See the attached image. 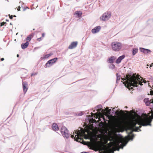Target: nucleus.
<instances>
[{
	"label": "nucleus",
	"instance_id": "obj_10",
	"mask_svg": "<svg viewBox=\"0 0 153 153\" xmlns=\"http://www.w3.org/2000/svg\"><path fill=\"white\" fill-rule=\"evenodd\" d=\"M27 84L26 82H22V86L23 91L25 93H26L28 89V88H27Z\"/></svg>",
	"mask_w": 153,
	"mask_h": 153
},
{
	"label": "nucleus",
	"instance_id": "obj_4",
	"mask_svg": "<svg viewBox=\"0 0 153 153\" xmlns=\"http://www.w3.org/2000/svg\"><path fill=\"white\" fill-rule=\"evenodd\" d=\"M60 131L64 137L68 138L70 136V133L65 127L64 126H62L60 130Z\"/></svg>",
	"mask_w": 153,
	"mask_h": 153
},
{
	"label": "nucleus",
	"instance_id": "obj_27",
	"mask_svg": "<svg viewBox=\"0 0 153 153\" xmlns=\"http://www.w3.org/2000/svg\"><path fill=\"white\" fill-rule=\"evenodd\" d=\"M42 39H43V38L42 37H40L39 38H38L37 39V40L39 41H40L41 40H42Z\"/></svg>",
	"mask_w": 153,
	"mask_h": 153
},
{
	"label": "nucleus",
	"instance_id": "obj_1",
	"mask_svg": "<svg viewBox=\"0 0 153 153\" xmlns=\"http://www.w3.org/2000/svg\"><path fill=\"white\" fill-rule=\"evenodd\" d=\"M144 102L147 106H149L151 113H149V115L146 114L143 117H131L129 119V122L130 125V128L132 131L131 136H129V140H132L134 135L132 134L133 131H138V130L141 131L140 128L142 126H151V123L153 119V101L151 102L148 98L144 100Z\"/></svg>",
	"mask_w": 153,
	"mask_h": 153
},
{
	"label": "nucleus",
	"instance_id": "obj_21",
	"mask_svg": "<svg viewBox=\"0 0 153 153\" xmlns=\"http://www.w3.org/2000/svg\"><path fill=\"white\" fill-rule=\"evenodd\" d=\"M57 59V57H55L52 59L50 60V61H51L53 64L54 63L56 62Z\"/></svg>",
	"mask_w": 153,
	"mask_h": 153
},
{
	"label": "nucleus",
	"instance_id": "obj_46",
	"mask_svg": "<svg viewBox=\"0 0 153 153\" xmlns=\"http://www.w3.org/2000/svg\"><path fill=\"white\" fill-rule=\"evenodd\" d=\"M103 120H105L104 119V118H103Z\"/></svg>",
	"mask_w": 153,
	"mask_h": 153
},
{
	"label": "nucleus",
	"instance_id": "obj_8",
	"mask_svg": "<svg viewBox=\"0 0 153 153\" xmlns=\"http://www.w3.org/2000/svg\"><path fill=\"white\" fill-rule=\"evenodd\" d=\"M101 29L100 26H97L95 27L91 30V32L93 34H95L98 33Z\"/></svg>",
	"mask_w": 153,
	"mask_h": 153
},
{
	"label": "nucleus",
	"instance_id": "obj_26",
	"mask_svg": "<svg viewBox=\"0 0 153 153\" xmlns=\"http://www.w3.org/2000/svg\"><path fill=\"white\" fill-rule=\"evenodd\" d=\"M6 23L5 22H1L0 24V26L1 27V26H3L4 25L6 24Z\"/></svg>",
	"mask_w": 153,
	"mask_h": 153
},
{
	"label": "nucleus",
	"instance_id": "obj_40",
	"mask_svg": "<svg viewBox=\"0 0 153 153\" xmlns=\"http://www.w3.org/2000/svg\"><path fill=\"white\" fill-rule=\"evenodd\" d=\"M10 25H12V23H10Z\"/></svg>",
	"mask_w": 153,
	"mask_h": 153
},
{
	"label": "nucleus",
	"instance_id": "obj_28",
	"mask_svg": "<svg viewBox=\"0 0 153 153\" xmlns=\"http://www.w3.org/2000/svg\"><path fill=\"white\" fill-rule=\"evenodd\" d=\"M108 113L109 114H110L112 112V111H111V109H108Z\"/></svg>",
	"mask_w": 153,
	"mask_h": 153
},
{
	"label": "nucleus",
	"instance_id": "obj_7",
	"mask_svg": "<svg viewBox=\"0 0 153 153\" xmlns=\"http://www.w3.org/2000/svg\"><path fill=\"white\" fill-rule=\"evenodd\" d=\"M111 13L110 12H106L104 13L100 18V19L105 21L111 17Z\"/></svg>",
	"mask_w": 153,
	"mask_h": 153
},
{
	"label": "nucleus",
	"instance_id": "obj_38",
	"mask_svg": "<svg viewBox=\"0 0 153 153\" xmlns=\"http://www.w3.org/2000/svg\"><path fill=\"white\" fill-rule=\"evenodd\" d=\"M118 135H119V136H121V134H118Z\"/></svg>",
	"mask_w": 153,
	"mask_h": 153
},
{
	"label": "nucleus",
	"instance_id": "obj_45",
	"mask_svg": "<svg viewBox=\"0 0 153 153\" xmlns=\"http://www.w3.org/2000/svg\"><path fill=\"white\" fill-rule=\"evenodd\" d=\"M33 30H35V29H33Z\"/></svg>",
	"mask_w": 153,
	"mask_h": 153
},
{
	"label": "nucleus",
	"instance_id": "obj_16",
	"mask_svg": "<svg viewBox=\"0 0 153 153\" xmlns=\"http://www.w3.org/2000/svg\"><path fill=\"white\" fill-rule=\"evenodd\" d=\"M75 13L78 17H82V12L80 11H76L75 12Z\"/></svg>",
	"mask_w": 153,
	"mask_h": 153
},
{
	"label": "nucleus",
	"instance_id": "obj_25",
	"mask_svg": "<svg viewBox=\"0 0 153 153\" xmlns=\"http://www.w3.org/2000/svg\"><path fill=\"white\" fill-rule=\"evenodd\" d=\"M51 54L50 53V54H46V55H45V58H48V57H49L50 56H51Z\"/></svg>",
	"mask_w": 153,
	"mask_h": 153
},
{
	"label": "nucleus",
	"instance_id": "obj_34",
	"mask_svg": "<svg viewBox=\"0 0 153 153\" xmlns=\"http://www.w3.org/2000/svg\"><path fill=\"white\" fill-rule=\"evenodd\" d=\"M81 153H89L88 152H81Z\"/></svg>",
	"mask_w": 153,
	"mask_h": 153
},
{
	"label": "nucleus",
	"instance_id": "obj_29",
	"mask_svg": "<svg viewBox=\"0 0 153 153\" xmlns=\"http://www.w3.org/2000/svg\"><path fill=\"white\" fill-rule=\"evenodd\" d=\"M37 73H32L31 74V76H33L36 75H37Z\"/></svg>",
	"mask_w": 153,
	"mask_h": 153
},
{
	"label": "nucleus",
	"instance_id": "obj_20",
	"mask_svg": "<svg viewBox=\"0 0 153 153\" xmlns=\"http://www.w3.org/2000/svg\"><path fill=\"white\" fill-rule=\"evenodd\" d=\"M117 79L116 81V83H118L120 79V76L118 75V74H116Z\"/></svg>",
	"mask_w": 153,
	"mask_h": 153
},
{
	"label": "nucleus",
	"instance_id": "obj_42",
	"mask_svg": "<svg viewBox=\"0 0 153 153\" xmlns=\"http://www.w3.org/2000/svg\"><path fill=\"white\" fill-rule=\"evenodd\" d=\"M112 153H114V151L112 152Z\"/></svg>",
	"mask_w": 153,
	"mask_h": 153
},
{
	"label": "nucleus",
	"instance_id": "obj_23",
	"mask_svg": "<svg viewBox=\"0 0 153 153\" xmlns=\"http://www.w3.org/2000/svg\"><path fill=\"white\" fill-rule=\"evenodd\" d=\"M115 66L113 64H111L109 66V68L111 69H113L114 68Z\"/></svg>",
	"mask_w": 153,
	"mask_h": 153
},
{
	"label": "nucleus",
	"instance_id": "obj_11",
	"mask_svg": "<svg viewBox=\"0 0 153 153\" xmlns=\"http://www.w3.org/2000/svg\"><path fill=\"white\" fill-rule=\"evenodd\" d=\"M125 57V56L124 55L119 56L117 59L116 61V63L117 64H119L120 63L121 60L123 59Z\"/></svg>",
	"mask_w": 153,
	"mask_h": 153
},
{
	"label": "nucleus",
	"instance_id": "obj_12",
	"mask_svg": "<svg viewBox=\"0 0 153 153\" xmlns=\"http://www.w3.org/2000/svg\"><path fill=\"white\" fill-rule=\"evenodd\" d=\"M52 129L54 131H58L59 129V128L56 123H53L52 125Z\"/></svg>",
	"mask_w": 153,
	"mask_h": 153
},
{
	"label": "nucleus",
	"instance_id": "obj_15",
	"mask_svg": "<svg viewBox=\"0 0 153 153\" xmlns=\"http://www.w3.org/2000/svg\"><path fill=\"white\" fill-rule=\"evenodd\" d=\"M102 108L101 105H99L95 107V109L97 110V112H100L101 110V108Z\"/></svg>",
	"mask_w": 153,
	"mask_h": 153
},
{
	"label": "nucleus",
	"instance_id": "obj_3",
	"mask_svg": "<svg viewBox=\"0 0 153 153\" xmlns=\"http://www.w3.org/2000/svg\"><path fill=\"white\" fill-rule=\"evenodd\" d=\"M111 46L113 50L116 51H119L122 48V45L121 43L117 42H114L111 44Z\"/></svg>",
	"mask_w": 153,
	"mask_h": 153
},
{
	"label": "nucleus",
	"instance_id": "obj_35",
	"mask_svg": "<svg viewBox=\"0 0 153 153\" xmlns=\"http://www.w3.org/2000/svg\"><path fill=\"white\" fill-rule=\"evenodd\" d=\"M150 93H151V94H153V91L152 90L151 91Z\"/></svg>",
	"mask_w": 153,
	"mask_h": 153
},
{
	"label": "nucleus",
	"instance_id": "obj_39",
	"mask_svg": "<svg viewBox=\"0 0 153 153\" xmlns=\"http://www.w3.org/2000/svg\"><path fill=\"white\" fill-rule=\"evenodd\" d=\"M13 16L14 17H16V15H14Z\"/></svg>",
	"mask_w": 153,
	"mask_h": 153
},
{
	"label": "nucleus",
	"instance_id": "obj_9",
	"mask_svg": "<svg viewBox=\"0 0 153 153\" xmlns=\"http://www.w3.org/2000/svg\"><path fill=\"white\" fill-rule=\"evenodd\" d=\"M78 44V42L77 41L74 42H72L71 45L69 46L68 48L70 49H72L74 48H76Z\"/></svg>",
	"mask_w": 153,
	"mask_h": 153
},
{
	"label": "nucleus",
	"instance_id": "obj_13",
	"mask_svg": "<svg viewBox=\"0 0 153 153\" xmlns=\"http://www.w3.org/2000/svg\"><path fill=\"white\" fill-rule=\"evenodd\" d=\"M116 59V57L114 56H111L108 58V61L110 63H113L114 61Z\"/></svg>",
	"mask_w": 153,
	"mask_h": 153
},
{
	"label": "nucleus",
	"instance_id": "obj_5",
	"mask_svg": "<svg viewBox=\"0 0 153 153\" xmlns=\"http://www.w3.org/2000/svg\"><path fill=\"white\" fill-rule=\"evenodd\" d=\"M128 141H126L124 143H123L121 141H120L118 143L115 144L114 145L115 148V150L119 151L120 149H123L124 146H125L127 144Z\"/></svg>",
	"mask_w": 153,
	"mask_h": 153
},
{
	"label": "nucleus",
	"instance_id": "obj_32",
	"mask_svg": "<svg viewBox=\"0 0 153 153\" xmlns=\"http://www.w3.org/2000/svg\"><path fill=\"white\" fill-rule=\"evenodd\" d=\"M83 114L82 113H79L78 114V116H81Z\"/></svg>",
	"mask_w": 153,
	"mask_h": 153
},
{
	"label": "nucleus",
	"instance_id": "obj_36",
	"mask_svg": "<svg viewBox=\"0 0 153 153\" xmlns=\"http://www.w3.org/2000/svg\"><path fill=\"white\" fill-rule=\"evenodd\" d=\"M152 66V64L151 65L150 64V67H151Z\"/></svg>",
	"mask_w": 153,
	"mask_h": 153
},
{
	"label": "nucleus",
	"instance_id": "obj_24",
	"mask_svg": "<svg viewBox=\"0 0 153 153\" xmlns=\"http://www.w3.org/2000/svg\"><path fill=\"white\" fill-rule=\"evenodd\" d=\"M145 48H139L140 50V52H143L144 53V50Z\"/></svg>",
	"mask_w": 153,
	"mask_h": 153
},
{
	"label": "nucleus",
	"instance_id": "obj_30",
	"mask_svg": "<svg viewBox=\"0 0 153 153\" xmlns=\"http://www.w3.org/2000/svg\"><path fill=\"white\" fill-rule=\"evenodd\" d=\"M8 15H9V18H10V19H13V16L12 15H10V14H9Z\"/></svg>",
	"mask_w": 153,
	"mask_h": 153
},
{
	"label": "nucleus",
	"instance_id": "obj_18",
	"mask_svg": "<svg viewBox=\"0 0 153 153\" xmlns=\"http://www.w3.org/2000/svg\"><path fill=\"white\" fill-rule=\"evenodd\" d=\"M52 65V62H51V61H50V60L47 62V63H46V64H45V66H46V67H50L51 65Z\"/></svg>",
	"mask_w": 153,
	"mask_h": 153
},
{
	"label": "nucleus",
	"instance_id": "obj_37",
	"mask_svg": "<svg viewBox=\"0 0 153 153\" xmlns=\"http://www.w3.org/2000/svg\"><path fill=\"white\" fill-rule=\"evenodd\" d=\"M19 54H17V57H19Z\"/></svg>",
	"mask_w": 153,
	"mask_h": 153
},
{
	"label": "nucleus",
	"instance_id": "obj_22",
	"mask_svg": "<svg viewBox=\"0 0 153 153\" xmlns=\"http://www.w3.org/2000/svg\"><path fill=\"white\" fill-rule=\"evenodd\" d=\"M151 52V51L150 50L145 48L144 50V53L145 54H147L149 53H150Z\"/></svg>",
	"mask_w": 153,
	"mask_h": 153
},
{
	"label": "nucleus",
	"instance_id": "obj_17",
	"mask_svg": "<svg viewBox=\"0 0 153 153\" xmlns=\"http://www.w3.org/2000/svg\"><path fill=\"white\" fill-rule=\"evenodd\" d=\"M138 49L137 48H134L132 50V55L134 56L138 52Z\"/></svg>",
	"mask_w": 153,
	"mask_h": 153
},
{
	"label": "nucleus",
	"instance_id": "obj_43",
	"mask_svg": "<svg viewBox=\"0 0 153 153\" xmlns=\"http://www.w3.org/2000/svg\"><path fill=\"white\" fill-rule=\"evenodd\" d=\"M147 66H149V64H148V65H147Z\"/></svg>",
	"mask_w": 153,
	"mask_h": 153
},
{
	"label": "nucleus",
	"instance_id": "obj_19",
	"mask_svg": "<svg viewBox=\"0 0 153 153\" xmlns=\"http://www.w3.org/2000/svg\"><path fill=\"white\" fill-rule=\"evenodd\" d=\"M34 34L33 33H32L30 35H29L27 37V39L29 41H30L31 39V36H33Z\"/></svg>",
	"mask_w": 153,
	"mask_h": 153
},
{
	"label": "nucleus",
	"instance_id": "obj_41",
	"mask_svg": "<svg viewBox=\"0 0 153 153\" xmlns=\"http://www.w3.org/2000/svg\"><path fill=\"white\" fill-rule=\"evenodd\" d=\"M6 21H8H8H9V20H7V19H6Z\"/></svg>",
	"mask_w": 153,
	"mask_h": 153
},
{
	"label": "nucleus",
	"instance_id": "obj_31",
	"mask_svg": "<svg viewBox=\"0 0 153 153\" xmlns=\"http://www.w3.org/2000/svg\"><path fill=\"white\" fill-rule=\"evenodd\" d=\"M45 33H42V37L43 38V37H44L45 36Z\"/></svg>",
	"mask_w": 153,
	"mask_h": 153
},
{
	"label": "nucleus",
	"instance_id": "obj_2",
	"mask_svg": "<svg viewBox=\"0 0 153 153\" xmlns=\"http://www.w3.org/2000/svg\"><path fill=\"white\" fill-rule=\"evenodd\" d=\"M146 83L145 80H141L140 78L137 79L135 78H131L125 84L126 87L128 88L129 90H133V87H138L140 88L143 85L142 83Z\"/></svg>",
	"mask_w": 153,
	"mask_h": 153
},
{
	"label": "nucleus",
	"instance_id": "obj_6",
	"mask_svg": "<svg viewBox=\"0 0 153 153\" xmlns=\"http://www.w3.org/2000/svg\"><path fill=\"white\" fill-rule=\"evenodd\" d=\"M73 134H75V137L74 135L71 134V137L72 138H74L75 140L78 142H79L80 141H79V139H80V140H82V139L81 138V137L80 136L81 135L79 131V132L77 133L76 131H74L73 132Z\"/></svg>",
	"mask_w": 153,
	"mask_h": 153
},
{
	"label": "nucleus",
	"instance_id": "obj_44",
	"mask_svg": "<svg viewBox=\"0 0 153 153\" xmlns=\"http://www.w3.org/2000/svg\"><path fill=\"white\" fill-rule=\"evenodd\" d=\"M125 108H127V107L126 106L125 107Z\"/></svg>",
	"mask_w": 153,
	"mask_h": 153
},
{
	"label": "nucleus",
	"instance_id": "obj_14",
	"mask_svg": "<svg viewBox=\"0 0 153 153\" xmlns=\"http://www.w3.org/2000/svg\"><path fill=\"white\" fill-rule=\"evenodd\" d=\"M28 45V42H26L25 43L22 44L21 47L22 49H25L27 47Z\"/></svg>",
	"mask_w": 153,
	"mask_h": 153
},
{
	"label": "nucleus",
	"instance_id": "obj_33",
	"mask_svg": "<svg viewBox=\"0 0 153 153\" xmlns=\"http://www.w3.org/2000/svg\"><path fill=\"white\" fill-rule=\"evenodd\" d=\"M1 61H4V58H1Z\"/></svg>",
	"mask_w": 153,
	"mask_h": 153
}]
</instances>
